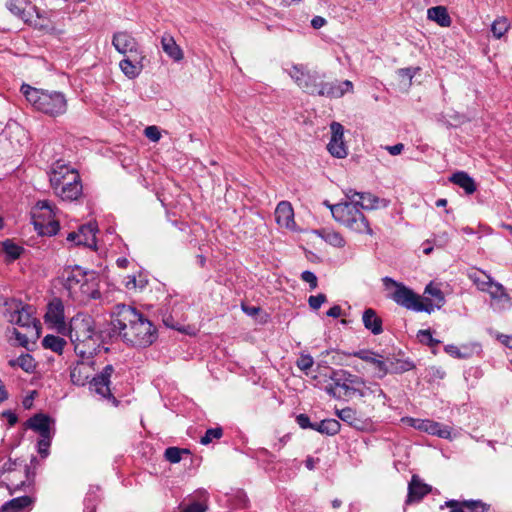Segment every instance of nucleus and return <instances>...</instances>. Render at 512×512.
Masks as SVG:
<instances>
[{
	"label": "nucleus",
	"mask_w": 512,
	"mask_h": 512,
	"mask_svg": "<svg viewBox=\"0 0 512 512\" xmlns=\"http://www.w3.org/2000/svg\"><path fill=\"white\" fill-rule=\"evenodd\" d=\"M68 336L79 358L70 367L71 382L77 386H85L89 382L91 390L117 407L119 401L110 389L113 365H106L100 373L91 378L95 371L94 357L102 348L105 352L109 351V348L104 347L102 336H97L94 318L87 313H77L69 322Z\"/></svg>",
	"instance_id": "f257e3e1"
},
{
	"label": "nucleus",
	"mask_w": 512,
	"mask_h": 512,
	"mask_svg": "<svg viewBox=\"0 0 512 512\" xmlns=\"http://www.w3.org/2000/svg\"><path fill=\"white\" fill-rule=\"evenodd\" d=\"M97 336H102L103 344L120 337L133 347H148L157 339V329L153 323L134 307L118 304L112 319L103 327L96 328Z\"/></svg>",
	"instance_id": "f03ea898"
},
{
	"label": "nucleus",
	"mask_w": 512,
	"mask_h": 512,
	"mask_svg": "<svg viewBox=\"0 0 512 512\" xmlns=\"http://www.w3.org/2000/svg\"><path fill=\"white\" fill-rule=\"evenodd\" d=\"M345 195L350 202L338 203L330 207L333 218L351 231L372 235L370 223L359 207L373 210L377 208L379 198L370 192H357L353 189H348Z\"/></svg>",
	"instance_id": "7ed1b4c3"
},
{
	"label": "nucleus",
	"mask_w": 512,
	"mask_h": 512,
	"mask_svg": "<svg viewBox=\"0 0 512 512\" xmlns=\"http://www.w3.org/2000/svg\"><path fill=\"white\" fill-rule=\"evenodd\" d=\"M289 74L303 92L312 96L338 99L354 90L350 80L340 81L328 77L326 73L304 70L299 66H293Z\"/></svg>",
	"instance_id": "20e7f679"
},
{
	"label": "nucleus",
	"mask_w": 512,
	"mask_h": 512,
	"mask_svg": "<svg viewBox=\"0 0 512 512\" xmlns=\"http://www.w3.org/2000/svg\"><path fill=\"white\" fill-rule=\"evenodd\" d=\"M332 383L325 391L335 399L382 398L388 399L377 382H368L363 377L345 369L332 370L329 376Z\"/></svg>",
	"instance_id": "39448f33"
},
{
	"label": "nucleus",
	"mask_w": 512,
	"mask_h": 512,
	"mask_svg": "<svg viewBox=\"0 0 512 512\" xmlns=\"http://www.w3.org/2000/svg\"><path fill=\"white\" fill-rule=\"evenodd\" d=\"M383 284L386 288L394 286L395 291L391 295V299L398 305L416 312H426L431 314L434 311V307L440 309L445 304V297L440 288L435 286L433 282H430L424 290V295H428L435 300V305L432 303V299L429 297L422 298L420 295L415 293L412 289L405 286L401 282H397L391 277H384L382 279Z\"/></svg>",
	"instance_id": "423d86ee"
},
{
	"label": "nucleus",
	"mask_w": 512,
	"mask_h": 512,
	"mask_svg": "<svg viewBox=\"0 0 512 512\" xmlns=\"http://www.w3.org/2000/svg\"><path fill=\"white\" fill-rule=\"evenodd\" d=\"M38 463L36 456L31 457L29 465H23L20 459L9 458L0 468V487L6 488L11 495L31 488Z\"/></svg>",
	"instance_id": "0eeeda50"
},
{
	"label": "nucleus",
	"mask_w": 512,
	"mask_h": 512,
	"mask_svg": "<svg viewBox=\"0 0 512 512\" xmlns=\"http://www.w3.org/2000/svg\"><path fill=\"white\" fill-rule=\"evenodd\" d=\"M8 305L9 308L5 313L7 320L25 330L20 332L17 328H13L12 333L19 346L28 348L29 341H35L40 336L41 324L34 317L35 308L22 302H13Z\"/></svg>",
	"instance_id": "6e6552de"
},
{
	"label": "nucleus",
	"mask_w": 512,
	"mask_h": 512,
	"mask_svg": "<svg viewBox=\"0 0 512 512\" xmlns=\"http://www.w3.org/2000/svg\"><path fill=\"white\" fill-rule=\"evenodd\" d=\"M50 185L63 201L78 200L83 193L81 177L77 170L57 161L49 174Z\"/></svg>",
	"instance_id": "1a4fd4ad"
},
{
	"label": "nucleus",
	"mask_w": 512,
	"mask_h": 512,
	"mask_svg": "<svg viewBox=\"0 0 512 512\" xmlns=\"http://www.w3.org/2000/svg\"><path fill=\"white\" fill-rule=\"evenodd\" d=\"M21 92L32 106L51 117L63 115L67 111V100L62 92L48 91L22 85Z\"/></svg>",
	"instance_id": "9d476101"
},
{
	"label": "nucleus",
	"mask_w": 512,
	"mask_h": 512,
	"mask_svg": "<svg viewBox=\"0 0 512 512\" xmlns=\"http://www.w3.org/2000/svg\"><path fill=\"white\" fill-rule=\"evenodd\" d=\"M56 207L48 200L38 201L32 209V223L35 230L42 236H54L60 229L59 221L55 219Z\"/></svg>",
	"instance_id": "9b49d317"
},
{
	"label": "nucleus",
	"mask_w": 512,
	"mask_h": 512,
	"mask_svg": "<svg viewBox=\"0 0 512 512\" xmlns=\"http://www.w3.org/2000/svg\"><path fill=\"white\" fill-rule=\"evenodd\" d=\"M347 355L357 357L362 361L373 365L376 371L375 377L378 379H383L387 374H389L387 360H383V356L373 350L361 349L352 353H348Z\"/></svg>",
	"instance_id": "f8f14e48"
},
{
	"label": "nucleus",
	"mask_w": 512,
	"mask_h": 512,
	"mask_svg": "<svg viewBox=\"0 0 512 512\" xmlns=\"http://www.w3.org/2000/svg\"><path fill=\"white\" fill-rule=\"evenodd\" d=\"M331 138L327 145L329 153L339 159L348 155V149L344 142V127L339 122L330 124Z\"/></svg>",
	"instance_id": "ddd939ff"
},
{
	"label": "nucleus",
	"mask_w": 512,
	"mask_h": 512,
	"mask_svg": "<svg viewBox=\"0 0 512 512\" xmlns=\"http://www.w3.org/2000/svg\"><path fill=\"white\" fill-rule=\"evenodd\" d=\"M97 231L98 229L95 224L88 223L80 226L78 231L70 232L67 236V241L92 248L96 246Z\"/></svg>",
	"instance_id": "4468645a"
},
{
	"label": "nucleus",
	"mask_w": 512,
	"mask_h": 512,
	"mask_svg": "<svg viewBox=\"0 0 512 512\" xmlns=\"http://www.w3.org/2000/svg\"><path fill=\"white\" fill-rule=\"evenodd\" d=\"M432 490V487L423 482L417 475L413 474L408 484V494L405 503L407 505L420 502Z\"/></svg>",
	"instance_id": "2eb2a0df"
},
{
	"label": "nucleus",
	"mask_w": 512,
	"mask_h": 512,
	"mask_svg": "<svg viewBox=\"0 0 512 512\" xmlns=\"http://www.w3.org/2000/svg\"><path fill=\"white\" fill-rule=\"evenodd\" d=\"M46 323L53 324L60 332L65 329L64 305L61 299L54 298L47 305Z\"/></svg>",
	"instance_id": "dca6fc26"
},
{
	"label": "nucleus",
	"mask_w": 512,
	"mask_h": 512,
	"mask_svg": "<svg viewBox=\"0 0 512 512\" xmlns=\"http://www.w3.org/2000/svg\"><path fill=\"white\" fill-rule=\"evenodd\" d=\"M444 507L450 508V512H487L489 510V505L482 502L481 500H447L444 505L440 508Z\"/></svg>",
	"instance_id": "f3484780"
},
{
	"label": "nucleus",
	"mask_w": 512,
	"mask_h": 512,
	"mask_svg": "<svg viewBox=\"0 0 512 512\" xmlns=\"http://www.w3.org/2000/svg\"><path fill=\"white\" fill-rule=\"evenodd\" d=\"M413 424L412 426L422 430L424 432H427L428 434L438 436L440 438L444 439H450L451 438V429L447 425H443L439 422H435L433 420H415L412 419Z\"/></svg>",
	"instance_id": "a211bd4d"
},
{
	"label": "nucleus",
	"mask_w": 512,
	"mask_h": 512,
	"mask_svg": "<svg viewBox=\"0 0 512 512\" xmlns=\"http://www.w3.org/2000/svg\"><path fill=\"white\" fill-rule=\"evenodd\" d=\"M28 2L26 0H9L6 3L7 9L15 16L23 20L25 23H29L36 28L45 29L47 25L42 23H37L36 20L32 19V14L30 11L26 10V5Z\"/></svg>",
	"instance_id": "6ab92c4d"
},
{
	"label": "nucleus",
	"mask_w": 512,
	"mask_h": 512,
	"mask_svg": "<svg viewBox=\"0 0 512 512\" xmlns=\"http://www.w3.org/2000/svg\"><path fill=\"white\" fill-rule=\"evenodd\" d=\"M50 424L51 418L43 413H37L25 422L27 428L38 432L42 438L52 437Z\"/></svg>",
	"instance_id": "aec40b11"
},
{
	"label": "nucleus",
	"mask_w": 512,
	"mask_h": 512,
	"mask_svg": "<svg viewBox=\"0 0 512 512\" xmlns=\"http://www.w3.org/2000/svg\"><path fill=\"white\" fill-rule=\"evenodd\" d=\"M67 276L65 278L64 286L70 292H76L77 288L81 289L87 283L86 272L79 266H75L70 270L65 271Z\"/></svg>",
	"instance_id": "412c9836"
},
{
	"label": "nucleus",
	"mask_w": 512,
	"mask_h": 512,
	"mask_svg": "<svg viewBox=\"0 0 512 512\" xmlns=\"http://www.w3.org/2000/svg\"><path fill=\"white\" fill-rule=\"evenodd\" d=\"M112 44L121 53H137L138 44L134 37L127 32H117L113 35Z\"/></svg>",
	"instance_id": "4be33fe9"
},
{
	"label": "nucleus",
	"mask_w": 512,
	"mask_h": 512,
	"mask_svg": "<svg viewBox=\"0 0 512 512\" xmlns=\"http://www.w3.org/2000/svg\"><path fill=\"white\" fill-rule=\"evenodd\" d=\"M275 219L281 227L291 229L295 226L294 211L290 202L281 201L278 203L275 209Z\"/></svg>",
	"instance_id": "5701e85b"
},
{
	"label": "nucleus",
	"mask_w": 512,
	"mask_h": 512,
	"mask_svg": "<svg viewBox=\"0 0 512 512\" xmlns=\"http://www.w3.org/2000/svg\"><path fill=\"white\" fill-rule=\"evenodd\" d=\"M336 415L349 426L363 431L366 430L369 426V423L358 416L356 410L350 407L343 408L341 410H337Z\"/></svg>",
	"instance_id": "b1692460"
},
{
	"label": "nucleus",
	"mask_w": 512,
	"mask_h": 512,
	"mask_svg": "<svg viewBox=\"0 0 512 512\" xmlns=\"http://www.w3.org/2000/svg\"><path fill=\"white\" fill-rule=\"evenodd\" d=\"M362 322L364 327L371 331V333L374 335H379L383 332V321L372 308H367L364 310L362 315Z\"/></svg>",
	"instance_id": "393cba45"
},
{
	"label": "nucleus",
	"mask_w": 512,
	"mask_h": 512,
	"mask_svg": "<svg viewBox=\"0 0 512 512\" xmlns=\"http://www.w3.org/2000/svg\"><path fill=\"white\" fill-rule=\"evenodd\" d=\"M161 46L163 51L174 61H181L183 59V51L171 34L164 33L161 38Z\"/></svg>",
	"instance_id": "a878e982"
},
{
	"label": "nucleus",
	"mask_w": 512,
	"mask_h": 512,
	"mask_svg": "<svg viewBox=\"0 0 512 512\" xmlns=\"http://www.w3.org/2000/svg\"><path fill=\"white\" fill-rule=\"evenodd\" d=\"M35 498L29 495L13 498L2 506V512H21L26 508H31Z\"/></svg>",
	"instance_id": "bb28decb"
},
{
	"label": "nucleus",
	"mask_w": 512,
	"mask_h": 512,
	"mask_svg": "<svg viewBox=\"0 0 512 512\" xmlns=\"http://www.w3.org/2000/svg\"><path fill=\"white\" fill-rule=\"evenodd\" d=\"M429 20L435 21L441 27H449L451 25V17L444 6L431 7L427 11Z\"/></svg>",
	"instance_id": "cd10ccee"
},
{
	"label": "nucleus",
	"mask_w": 512,
	"mask_h": 512,
	"mask_svg": "<svg viewBox=\"0 0 512 512\" xmlns=\"http://www.w3.org/2000/svg\"><path fill=\"white\" fill-rule=\"evenodd\" d=\"M450 181L463 188L467 194H473L476 191L475 181L464 171L454 173L450 177Z\"/></svg>",
	"instance_id": "c85d7f7f"
},
{
	"label": "nucleus",
	"mask_w": 512,
	"mask_h": 512,
	"mask_svg": "<svg viewBox=\"0 0 512 512\" xmlns=\"http://www.w3.org/2000/svg\"><path fill=\"white\" fill-rule=\"evenodd\" d=\"M120 69L121 71L129 78H136L142 71L143 65L140 60H131L130 58H125L120 61Z\"/></svg>",
	"instance_id": "c756f323"
},
{
	"label": "nucleus",
	"mask_w": 512,
	"mask_h": 512,
	"mask_svg": "<svg viewBox=\"0 0 512 512\" xmlns=\"http://www.w3.org/2000/svg\"><path fill=\"white\" fill-rule=\"evenodd\" d=\"M389 373L402 374L415 368V364L409 359L387 358Z\"/></svg>",
	"instance_id": "7c9ffc66"
},
{
	"label": "nucleus",
	"mask_w": 512,
	"mask_h": 512,
	"mask_svg": "<svg viewBox=\"0 0 512 512\" xmlns=\"http://www.w3.org/2000/svg\"><path fill=\"white\" fill-rule=\"evenodd\" d=\"M341 424L336 419H324L315 423L314 430L328 436H334L340 432Z\"/></svg>",
	"instance_id": "2f4dec72"
},
{
	"label": "nucleus",
	"mask_w": 512,
	"mask_h": 512,
	"mask_svg": "<svg viewBox=\"0 0 512 512\" xmlns=\"http://www.w3.org/2000/svg\"><path fill=\"white\" fill-rule=\"evenodd\" d=\"M42 345L46 349H50L55 353L62 354L64 346L66 345V341L59 336L46 335L42 340Z\"/></svg>",
	"instance_id": "473e14b6"
},
{
	"label": "nucleus",
	"mask_w": 512,
	"mask_h": 512,
	"mask_svg": "<svg viewBox=\"0 0 512 512\" xmlns=\"http://www.w3.org/2000/svg\"><path fill=\"white\" fill-rule=\"evenodd\" d=\"M11 367L19 366L25 372H33L36 368L34 358L30 354H21L17 359L9 361Z\"/></svg>",
	"instance_id": "72a5a7b5"
},
{
	"label": "nucleus",
	"mask_w": 512,
	"mask_h": 512,
	"mask_svg": "<svg viewBox=\"0 0 512 512\" xmlns=\"http://www.w3.org/2000/svg\"><path fill=\"white\" fill-rule=\"evenodd\" d=\"M2 248L9 261H14L20 258L21 254L24 252V248L22 246L15 244L9 239L2 243Z\"/></svg>",
	"instance_id": "f704fd0d"
},
{
	"label": "nucleus",
	"mask_w": 512,
	"mask_h": 512,
	"mask_svg": "<svg viewBox=\"0 0 512 512\" xmlns=\"http://www.w3.org/2000/svg\"><path fill=\"white\" fill-rule=\"evenodd\" d=\"M510 24L505 17H499L491 25V31L493 36L500 39L508 31Z\"/></svg>",
	"instance_id": "c9c22d12"
},
{
	"label": "nucleus",
	"mask_w": 512,
	"mask_h": 512,
	"mask_svg": "<svg viewBox=\"0 0 512 512\" xmlns=\"http://www.w3.org/2000/svg\"><path fill=\"white\" fill-rule=\"evenodd\" d=\"M469 278L471 281L478 287L481 291H486V287L491 282L492 278L485 274L482 271H476L471 274H469Z\"/></svg>",
	"instance_id": "e433bc0d"
},
{
	"label": "nucleus",
	"mask_w": 512,
	"mask_h": 512,
	"mask_svg": "<svg viewBox=\"0 0 512 512\" xmlns=\"http://www.w3.org/2000/svg\"><path fill=\"white\" fill-rule=\"evenodd\" d=\"M485 292L489 293L493 299H502L507 296L504 287L493 280L488 284Z\"/></svg>",
	"instance_id": "4c0bfd02"
},
{
	"label": "nucleus",
	"mask_w": 512,
	"mask_h": 512,
	"mask_svg": "<svg viewBox=\"0 0 512 512\" xmlns=\"http://www.w3.org/2000/svg\"><path fill=\"white\" fill-rule=\"evenodd\" d=\"M314 359L310 354L301 353L296 361V366L308 375V371L312 368Z\"/></svg>",
	"instance_id": "58836bf2"
},
{
	"label": "nucleus",
	"mask_w": 512,
	"mask_h": 512,
	"mask_svg": "<svg viewBox=\"0 0 512 512\" xmlns=\"http://www.w3.org/2000/svg\"><path fill=\"white\" fill-rule=\"evenodd\" d=\"M223 435V429L221 427L209 428L206 430L204 436L201 437L200 443L208 445L213 439H220Z\"/></svg>",
	"instance_id": "ea45409f"
},
{
	"label": "nucleus",
	"mask_w": 512,
	"mask_h": 512,
	"mask_svg": "<svg viewBox=\"0 0 512 512\" xmlns=\"http://www.w3.org/2000/svg\"><path fill=\"white\" fill-rule=\"evenodd\" d=\"M417 337L422 344H425L429 347H436L440 344V340L434 339L432 337L430 329L419 330Z\"/></svg>",
	"instance_id": "a19ab883"
},
{
	"label": "nucleus",
	"mask_w": 512,
	"mask_h": 512,
	"mask_svg": "<svg viewBox=\"0 0 512 512\" xmlns=\"http://www.w3.org/2000/svg\"><path fill=\"white\" fill-rule=\"evenodd\" d=\"M182 451L178 447H168L164 452V457L170 463H179L182 459Z\"/></svg>",
	"instance_id": "79ce46f5"
},
{
	"label": "nucleus",
	"mask_w": 512,
	"mask_h": 512,
	"mask_svg": "<svg viewBox=\"0 0 512 512\" xmlns=\"http://www.w3.org/2000/svg\"><path fill=\"white\" fill-rule=\"evenodd\" d=\"M163 323L166 327L181 331L182 330V324L181 322L174 317L172 313L164 314L163 315Z\"/></svg>",
	"instance_id": "37998d69"
},
{
	"label": "nucleus",
	"mask_w": 512,
	"mask_h": 512,
	"mask_svg": "<svg viewBox=\"0 0 512 512\" xmlns=\"http://www.w3.org/2000/svg\"><path fill=\"white\" fill-rule=\"evenodd\" d=\"M326 301H327V297L323 293H320L317 295H311L308 299L309 306L314 310L319 309L321 307V305L323 303H325Z\"/></svg>",
	"instance_id": "c03bdc74"
},
{
	"label": "nucleus",
	"mask_w": 512,
	"mask_h": 512,
	"mask_svg": "<svg viewBox=\"0 0 512 512\" xmlns=\"http://www.w3.org/2000/svg\"><path fill=\"white\" fill-rule=\"evenodd\" d=\"M51 438H40V440L37 443L38 453L41 455V457H47L49 454V447L51 445Z\"/></svg>",
	"instance_id": "a18cd8bd"
},
{
	"label": "nucleus",
	"mask_w": 512,
	"mask_h": 512,
	"mask_svg": "<svg viewBox=\"0 0 512 512\" xmlns=\"http://www.w3.org/2000/svg\"><path fill=\"white\" fill-rule=\"evenodd\" d=\"M144 134L149 140H151L153 142H157L161 138V133H160L159 128L154 125L146 127L144 130Z\"/></svg>",
	"instance_id": "49530a36"
},
{
	"label": "nucleus",
	"mask_w": 512,
	"mask_h": 512,
	"mask_svg": "<svg viewBox=\"0 0 512 512\" xmlns=\"http://www.w3.org/2000/svg\"><path fill=\"white\" fill-rule=\"evenodd\" d=\"M301 279L304 282H307L310 285V289L314 290L317 287L318 281L316 275L311 271H303L301 274Z\"/></svg>",
	"instance_id": "de8ad7c7"
},
{
	"label": "nucleus",
	"mask_w": 512,
	"mask_h": 512,
	"mask_svg": "<svg viewBox=\"0 0 512 512\" xmlns=\"http://www.w3.org/2000/svg\"><path fill=\"white\" fill-rule=\"evenodd\" d=\"M296 422L302 429H312L315 428V423L310 421V418L306 414H299L296 416Z\"/></svg>",
	"instance_id": "09e8293b"
},
{
	"label": "nucleus",
	"mask_w": 512,
	"mask_h": 512,
	"mask_svg": "<svg viewBox=\"0 0 512 512\" xmlns=\"http://www.w3.org/2000/svg\"><path fill=\"white\" fill-rule=\"evenodd\" d=\"M445 352H447L449 355L455 357V358H465L466 355L462 354L459 350V348L453 344L446 345L444 348Z\"/></svg>",
	"instance_id": "8fccbe9b"
},
{
	"label": "nucleus",
	"mask_w": 512,
	"mask_h": 512,
	"mask_svg": "<svg viewBox=\"0 0 512 512\" xmlns=\"http://www.w3.org/2000/svg\"><path fill=\"white\" fill-rule=\"evenodd\" d=\"M206 506L199 502H194L186 506L181 512H205Z\"/></svg>",
	"instance_id": "3c124183"
},
{
	"label": "nucleus",
	"mask_w": 512,
	"mask_h": 512,
	"mask_svg": "<svg viewBox=\"0 0 512 512\" xmlns=\"http://www.w3.org/2000/svg\"><path fill=\"white\" fill-rule=\"evenodd\" d=\"M257 455L260 459L268 462H274L276 460V456L270 453L267 449L262 448L257 452Z\"/></svg>",
	"instance_id": "603ef678"
},
{
	"label": "nucleus",
	"mask_w": 512,
	"mask_h": 512,
	"mask_svg": "<svg viewBox=\"0 0 512 512\" xmlns=\"http://www.w3.org/2000/svg\"><path fill=\"white\" fill-rule=\"evenodd\" d=\"M2 416L8 420L10 426H14L18 421L17 415L11 410H6L2 412Z\"/></svg>",
	"instance_id": "864d4df0"
},
{
	"label": "nucleus",
	"mask_w": 512,
	"mask_h": 512,
	"mask_svg": "<svg viewBox=\"0 0 512 512\" xmlns=\"http://www.w3.org/2000/svg\"><path fill=\"white\" fill-rule=\"evenodd\" d=\"M386 150L391 154V155H399L402 153L403 149H404V145L402 143H397L395 145H392V146H386L385 147Z\"/></svg>",
	"instance_id": "5fc2aeb1"
},
{
	"label": "nucleus",
	"mask_w": 512,
	"mask_h": 512,
	"mask_svg": "<svg viewBox=\"0 0 512 512\" xmlns=\"http://www.w3.org/2000/svg\"><path fill=\"white\" fill-rule=\"evenodd\" d=\"M341 313H342V309L339 305H334L332 306L327 312H326V315L328 317H332V318H338L341 316Z\"/></svg>",
	"instance_id": "6e6d98bb"
},
{
	"label": "nucleus",
	"mask_w": 512,
	"mask_h": 512,
	"mask_svg": "<svg viewBox=\"0 0 512 512\" xmlns=\"http://www.w3.org/2000/svg\"><path fill=\"white\" fill-rule=\"evenodd\" d=\"M325 23H326V20L321 16H315L311 20V25L315 29H319V28L323 27L325 25Z\"/></svg>",
	"instance_id": "4d7b16f0"
},
{
	"label": "nucleus",
	"mask_w": 512,
	"mask_h": 512,
	"mask_svg": "<svg viewBox=\"0 0 512 512\" xmlns=\"http://www.w3.org/2000/svg\"><path fill=\"white\" fill-rule=\"evenodd\" d=\"M242 309H243V311H244L245 313H247V314H248V315H250V316H254V315L258 314V313H259V311H260V308H259V307H256V306H251V307H249V306H244V305H243V306H242Z\"/></svg>",
	"instance_id": "13d9d810"
},
{
	"label": "nucleus",
	"mask_w": 512,
	"mask_h": 512,
	"mask_svg": "<svg viewBox=\"0 0 512 512\" xmlns=\"http://www.w3.org/2000/svg\"><path fill=\"white\" fill-rule=\"evenodd\" d=\"M35 393H36V392H35V391H33V392L31 393V395L26 396V397L23 399L22 404H23V407H24L25 409H30V408H31V406H32V402H33V399H34V394H35Z\"/></svg>",
	"instance_id": "bf43d9fd"
},
{
	"label": "nucleus",
	"mask_w": 512,
	"mask_h": 512,
	"mask_svg": "<svg viewBox=\"0 0 512 512\" xmlns=\"http://www.w3.org/2000/svg\"><path fill=\"white\" fill-rule=\"evenodd\" d=\"M85 512H96V506L91 499L85 500Z\"/></svg>",
	"instance_id": "052dcab7"
},
{
	"label": "nucleus",
	"mask_w": 512,
	"mask_h": 512,
	"mask_svg": "<svg viewBox=\"0 0 512 512\" xmlns=\"http://www.w3.org/2000/svg\"><path fill=\"white\" fill-rule=\"evenodd\" d=\"M399 74L403 77H407L408 79H412L414 74L410 68H404L399 70Z\"/></svg>",
	"instance_id": "680f3d73"
},
{
	"label": "nucleus",
	"mask_w": 512,
	"mask_h": 512,
	"mask_svg": "<svg viewBox=\"0 0 512 512\" xmlns=\"http://www.w3.org/2000/svg\"><path fill=\"white\" fill-rule=\"evenodd\" d=\"M116 263L120 268H126L129 265L128 259L124 257L118 258Z\"/></svg>",
	"instance_id": "e2e57ef3"
},
{
	"label": "nucleus",
	"mask_w": 512,
	"mask_h": 512,
	"mask_svg": "<svg viewBox=\"0 0 512 512\" xmlns=\"http://www.w3.org/2000/svg\"><path fill=\"white\" fill-rule=\"evenodd\" d=\"M503 337L504 340H502V343L506 345L508 348L512 349V336L505 335Z\"/></svg>",
	"instance_id": "0e129e2a"
},
{
	"label": "nucleus",
	"mask_w": 512,
	"mask_h": 512,
	"mask_svg": "<svg viewBox=\"0 0 512 512\" xmlns=\"http://www.w3.org/2000/svg\"><path fill=\"white\" fill-rule=\"evenodd\" d=\"M305 465L309 470H313L315 467V462L312 457H308L305 461Z\"/></svg>",
	"instance_id": "69168bd1"
},
{
	"label": "nucleus",
	"mask_w": 512,
	"mask_h": 512,
	"mask_svg": "<svg viewBox=\"0 0 512 512\" xmlns=\"http://www.w3.org/2000/svg\"><path fill=\"white\" fill-rule=\"evenodd\" d=\"M126 287L128 289L130 288H135L136 287V278L135 277H132L127 283H126Z\"/></svg>",
	"instance_id": "338daca9"
},
{
	"label": "nucleus",
	"mask_w": 512,
	"mask_h": 512,
	"mask_svg": "<svg viewBox=\"0 0 512 512\" xmlns=\"http://www.w3.org/2000/svg\"><path fill=\"white\" fill-rule=\"evenodd\" d=\"M436 206L437 207H445L447 205V199L445 198H440L436 201Z\"/></svg>",
	"instance_id": "774afa93"
}]
</instances>
